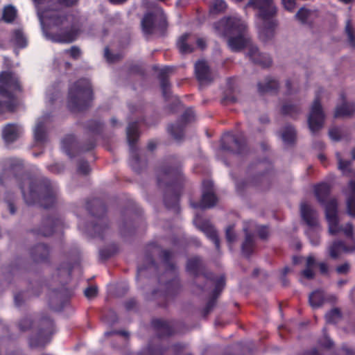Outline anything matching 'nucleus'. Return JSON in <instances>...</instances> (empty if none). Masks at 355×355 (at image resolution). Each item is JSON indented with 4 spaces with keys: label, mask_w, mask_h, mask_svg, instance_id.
Returning a JSON list of instances; mask_svg holds the SVG:
<instances>
[{
    "label": "nucleus",
    "mask_w": 355,
    "mask_h": 355,
    "mask_svg": "<svg viewBox=\"0 0 355 355\" xmlns=\"http://www.w3.org/2000/svg\"><path fill=\"white\" fill-rule=\"evenodd\" d=\"M5 175H12L25 202L28 205H38L45 209L53 207L58 197L57 189L46 178H35L26 173L21 160L10 159Z\"/></svg>",
    "instance_id": "nucleus-1"
},
{
    "label": "nucleus",
    "mask_w": 355,
    "mask_h": 355,
    "mask_svg": "<svg viewBox=\"0 0 355 355\" xmlns=\"http://www.w3.org/2000/svg\"><path fill=\"white\" fill-rule=\"evenodd\" d=\"M42 18L47 23L52 41L69 44L77 39L79 30L75 25L69 23L66 15L56 11L49 13L48 10H44L42 12Z\"/></svg>",
    "instance_id": "nucleus-2"
},
{
    "label": "nucleus",
    "mask_w": 355,
    "mask_h": 355,
    "mask_svg": "<svg viewBox=\"0 0 355 355\" xmlns=\"http://www.w3.org/2000/svg\"><path fill=\"white\" fill-rule=\"evenodd\" d=\"M186 270L193 276L194 279L202 275L206 279L214 282V289L202 311V316L205 318L216 304L217 299L225 286V276L222 275L218 278L214 279V274L207 270L202 257L199 256H193L187 259Z\"/></svg>",
    "instance_id": "nucleus-3"
},
{
    "label": "nucleus",
    "mask_w": 355,
    "mask_h": 355,
    "mask_svg": "<svg viewBox=\"0 0 355 355\" xmlns=\"http://www.w3.org/2000/svg\"><path fill=\"white\" fill-rule=\"evenodd\" d=\"M21 91L17 76L11 71L0 73V96L6 100H0V116L6 112H12L17 106L16 93Z\"/></svg>",
    "instance_id": "nucleus-4"
},
{
    "label": "nucleus",
    "mask_w": 355,
    "mask_h": 355,
    "mask_svg": "<svg viewBox=\"0 0 355 355\" xmlns=\"http://www.w3.org/2000/svg\"><path fill=\"white\" fill-rule=\"evenodd\" d=\"M93 90L90 81L80 78L69 88L67 106L73 112L87 110L93 101Z\"/></svg>",
    "instance_id": "nucleus-5"
},
{
    "label": "nucleus",
    "mask_w": 355,
    "mask_h": 355,
    "mask_svg": "<svg viewBox=\"0 0 355 355\" xmlns=\"http://www.w3.org/2000/svg\"><path fill=\"white\" fill-rule=\"evenodd\" d=\"M220 23L224 26L222 35L227 37V44L232 50L239 51L249 45L250 40L245 35L246 26L241 20L227 18Z\"/></svg>",
    "instance_id": "nucleus-6"
},
{
    "label": "nucleus",
    "mask_w": 355,
    "mask_h": 355,
    "mask_svg": "<svg viewBox=\"0 0 355 355\" xmlns=\"http://www.w3.org/2000/svg\"><path fill=\"white\" fill-rule=\"evenodd\" d=\"M86 209L95 218V221L92 225L94 236L103 239L109 230L108 220L105 216L107 207L104 201L100 198L87 200Z\"/></svg>",
    "instance_id": "nucleus-7"
},
{
    "label": "nucleus",
    "mask_w": 355,
    "mask_h": 355,
    "mask_svg": "<svg viewBox=\"0 0 355 355\" xmlns=\"http://www.w3.org/2000/svg\"><path fill=\"white\" fill-rule=\"evenodd\" d=\"M315 194L318 202L325 206V216L329 224V232L335 234L336 230L333 227H336L338 224V203L335 198L329 200L326 203V200L330 195V187L326 183L318 184L315 188Z\"/></svg>",
    "instance_id": "nucleus-8"
},
{
    "label": "nucleus",
    "mask_w": 355,
    "mask_h": 355,
    "mask_svg": "<svg viewBox=\"0 0 355 355\" xmlns=\"http://www.w3.org/2000/svg\"><path fill=\"white\" fill-rule=\"evenodd\" d=\"M55 332L53 320L46 313H42L37 322L35 331L29 338V345L32 348L44 347L51 340Z\"/></svg>",
    "instance_id": "nucleus-9"
},
{
    "label": "nucleus",
    "mask_w": 355,
    "mask_h": 355,
    "mask_svg": "<svg viewBox=\"0 0 355 355\" xmlns=\"http://www.w3.org/2000/svg\"><path fill=\"white\" fill-rule=\"evenodd\" d=\"M138 129V123L137 121L131 122L127 127L126 135L130 146L129 164L133 171L139 173L143 168L146 166V163L141 161L138 149L136 148V144L139 138Z\"/></svg>",
    "instance_id": "nucleus-10"
},
{
    "label": "nucleus",
    "mask_w": 355,
    "mask_h": 355,
    "mask_svg": "<svg viewBox=\"0 0 355 355\" xmlns=\"http://www.w3.org/2000/svg\"><path fill=\"white\" fill-rule=\"evenodd\" d=\"M183 179L181 165L178 162L171 161L163 163L159 168V184L164 187H175V184L182 186Z\"/></svg>",
    "instance_id": "nucleus-11"
},
{
    "label": "nucleus",
    "mask_w": 355,
    "mask_h": 355,
    "mask_svg": "<svg viewBox=\"0 0 355 355\" xmlns=\"http://www.w3.org/2000/svg\"><path fill=\"white\" fill-rule=\"evenodd\" d=\"M96 146V140L89 138L83 144H80L74 135H67L61 141V146L65 153L73 158L80 153L92 150Z\"/></svg>",
    "instance_id": "nucleus-12"
},
{
    "label": "nucleus",
    "mask_w": 355,
    "mask_h": 355,
    "mask_svg": "<svg viewBox=\"0 0 355 355\" xmlns=\"http://www.w3.org/2000/svg\"><path fill=\"white\" fill-rule=\"evenodd\" d=\"M325 117L320 98L316 97L310 106L307 116L308 127L313 134L318 132L323 128Z\"/></svg>",
    "instance_id": "nucleus-13"
},
{
    "label": "nucleus",
    "mask_w": 355,
    "mask_h": 355,
    "mask_svg": "<svg viewBox=\"0 0 355 355\" xmlns=\"http://www.w3.org/2000/svg\"><path fill=\"white\" fill-rule=\"evenodd\" d=\"M218 201V198L214 191V183L212 181L206 180L202 182V193L201 200L199 202L191 204L194 208H200L202 209L214 207Z\"/></svg>",
    "instance_id": "nucleus-14"
},
{
    "label": "nucleus",
    "mask_w": 355,
    "mask_h": 355,
    "mask_svg": "<svg viewBox=\"0 0 355 355\" xmlns=\"http://www.w3.org/2000/svg\"><path fill=\"white\" fill-rule=\"evenodd\" d=\"M72 270L73 266L70 263H64L57 268L56 275L53 276V279L65 280L64 283H62L60 288L52 291V294L57 299H60L62 295H68L69 293L66 284L71 279Z\"/></svg>",
    "instance_id": "nucleus-15"
},
{
    "label": "nucleus",
    "mask_w": 355,
    "mask_h": 355,
    "mask_svg": "<svg viewBox=\"0 0 355 355\" xmlns=\"http://www.w3.org/2000/svg\"><path fill=\"white\" fill-rule=\"evenodd\" d=\"M182 187L179 184H175V187H164V205L168 209L173 210L177 215L180 212L179 200Z\"/></svg>",
    "instance_id": "nucleus-16"
},
{
    "label": "nucleus",
    "mask_w": 355,
    "mask_h": 355,
    "mask_svg": "<svg viewBox=\"0 0 355 355\" xmlns=\"http://www.w3.org/2000/svg\"><path fill=\"white\" fill-rule=\"evenodd\" d=\"M194 119V112L191 107H189L181 115L180 123L177 125L171 124L168 127V131L175 139L181 140L184 137V130L186 125L189 123L193 121Z\"/></svg>",
    "instance_id": "nucleus-17"
},
{
    "label": "nucleus",
    "mask_w": 355,
    "mask_h": 355,
    "mask_svg": "<svg viewBox=\"0 0 355 355\" xmlns=\"http://www.w3.org/2000/svg\"><path fill=\"white\" fill-rule=\"evenodd\" d=\"M63 222L61 218L55 216H48L43 219L42 225L39 229L32 230L35 235H40L44 237L51 236L58 229H62Z\"/></svg>",
    "instance_id": "nucleus-18"
},
{
    "label": "nucleus",
    "mask_w": 355,
    "mask_h": 355,
    "mask_svg": "<svg viewBox=\"0 0 355 355\" xmlns=\"http://www.w3.org/2000/svg\"><path fill=\"white\" fill-rule=\"evenodd\" d=\"M259 10L258 17L261 19H270L275 17L277 13V8L274 3V0H257L253 5H246Z\"/></svg>",
    "instance_id": "nucleus-19"
},
{
    "label": "nucleus",
    "mask_w": 355,
    "mask_h": 355,
    "mask_svg": "<svg viewBox=\"0 0 355 355\" xmlns=\"http://www.w3.org/2000/svg\"><path fill=\"white\" fill-rule=\"evenodd\" d=\"M245 148V140L242 138H238L235 135H228L226 139H223L221 141V148L233 153H243Z\"/></svg>",
    "instance_id": "nucleus-20"
},
{
    "label": "nucleus",
    "mask_w": 355,
    "mask_h": 355,
    "mask_svg": "<svg viewBox=\"0 0 355 355\" xmlns=\"http://www.w3.org/2000/svg\"><path fill=\"white\" fill-rule=\"evenodd\" d=\"M50 247L43 243H37L29 250V254L31 259L33 262L40 263H48L50 261Z\"/></svg>",
    "instance_id": "nucleus-21"
},
{
    "label": "nucleus",
    "mask_w": 355,
    "mask_h": 355,
    "mask_svg": "<svg viewBox=\"0 0 355 355\" xmlns=\"http://www.w3.org/2000/svg\"><path fill=\"white\" fill-rule=\"evenodd\" d=\"M174 71L172 67H165L159 73V86L162 89V96L166 101L169 100L171 96V83L169 75Z\"/></svg>",
    "instance_id": "nucleus-22"
},
{
    "label": "nucleus",
    "mask_w": 355,
    "mask_h": 355,
    "mask_svg": "<svg viewBox=\"0 0 355 355\" xmlns=\"http://www.w3.org/2000/svg\"><path fill=\"white\" fill-rule=\"evenodd\" d=\"M195 72L200 85L209 84L214 80L210 67L205 60L198 61L196 63Z\"/></svg>",
    "instance_id": "nucleus-23"
},
{
    "label": "nucleus",
    "mask_w": 355,
    "mask_h": 355,
    "mask_svg": "<svg viewBox=\"0 0 355 355\" xmlns=\"http://www.w3.org/2000/svg\"><path fill=\"white\" fill-rule=\"evenodd\" d=\"M300 214L302 219L309 227L318 225L316 211L306 202L300 205Z\"/></svg>",
    "instance_id": "nucleus-24"
},
{
    "label": "nucleus",
    "mask_w": 355,
    "mask_h": 355,
    "mask_svg": "<svg viewBox=\"0 0 355 355\" xmlns=\"http://www.w3.org/2000/svg\"><path fill=\"white\" fill-rule=\"evenodd\" d=\"M248 55L254 64H259L263 68H268L271 66V60L269 58L263 55L259 51V49L257 46H250Z\"/></svg>",
    "instance_id": "nucleus-25"
},
{
    "label": "nucleus",
    "mask_w": 355,
    "mask_h": 355,
    "mask_svg": "<svg viewBox=\"0 0 355 355\" xmlns=\"http://www.w3.org/2000/svg\"><path fill=\"white\" fill-rule=\"evenodd\" d=\"M21 133V128L13 123L7 124L3 129L2 137L6 143H12L16 141Z\"/></svg>",
    "instance_id": "nucleus-26"
},
{
    "label": "nucleus",
    "mask_w": 355,
    "mask_h": 355,
    "mask_svg": "<svg viewBox=\"0 0 355 355\" xmlns=\"http://www.w3.org/2000/svg\"><path fill=\"white\" fill-rule=\"evenodd\" d=\"M250 173L253 175L252 183L257 184L259 181L264 177L267 173V166L264 162H259L252 164L249 167Z\"/></svg>",
    "instance_id": "nucleus-27"
},
{
    "label": "nucleus",
    "mask_w": 355,
    "mask_h": 355,
    "mask_svg": "<svg viewBox=\"0 0 355 355\" xmlns=\"http://www.w3.org/2000/svg\"><path fill=\"white\" fill-rule=\"evenodd\" d=\"M262 20L263 22L260 31V36L263 41L266 42L273 37L277 22L276 20L273 19V18Z\"/></svg>",
    "instance_id": "nucleus-28"
},
{
    "label": "nucleus",
    "mask_w": 355,
    "mask_h": 355,
    "mask_svg": "<svg viewBox=\"0 0 355 355\" xmlns=\"http://www.w3.org/2000/svg\"><path fill=\"white\" fill-rule=\"evenodd\" d=\"M279 135L283 141L289 146H294L297 140V132L295 128L288 124L285 125L279 132Z\"/></svg>",
    "instance_id": "nucleus-29"
},
{
    "label": "nucleus",
    "mask_w": 355,
    "mask_h": 355,
    "mask_svg": "<svg viewBox=\"0 0 355 355\" xmlns=\"http://www.w3.org/2000/svg\"><path fill=\"white\" fill-rule=\"evenodd\" d=\"M168 27L167 17L164 10L157 7V35L164 36Z\"/></svg>",
    "instance_id": "nucleus-30"
},
{
    "label": "nucleus",
    "mask_w": 355,
    "mask_h": 355,
    "mask_svg": "<svg viewBox=\"0 0 355 355\" xmlns=\"http://www.w3.org/2000/svg\"><path fill=\"white\" fill-rule=\"evenodd\" d=\"M141 28L145 35L152 34L155 29V13L146 12L141 20Z\"/></svg>",
    "instance_id": "nucleus-31"
},
{
    "label": "nucleus",
    "mask_w": 355,
    "mask_h": 355,
    "mask_svg": "<svg viewBox=\"0 0 355 355\" xmlns=\"http://www.w3.org/2000/svg\"><path fill=\"white\" fill-rule=\"evenodd\" d=\"M174 334V330L168 322L157 319V338H168Z\"/></svg>",
    "instance_id": "nucleus-32"
},
{
    "label": "nucleus",
    "mask_w": 355,
    "mask_h": 355,
    "mask_svg": "<svg viewBox=\"0 0 355 355\" xmlns=\"http://www.w3.org/2000/svg\"><path fill=\"white\" fill-rule=\"evenodd\" d=\"M159 257L166 269L175 273L177 266L173 261L174 254L168 250H163L161 251Z\"/></svg>",
    "instance_id": "nucleus-33"
},
{
    "label": "nucleus",
    "mask_w": 355,
    "mask_h": 355,
    "mask_svg": "<svg viewBox=\"0 0 355 355\" xmlns=\"http://www.w3.org/2000/svg\"><path fill=\"white\" fill-rule=\"evenodd\" d=\"M33 135L34 140L38 144H44L47 141L46 125L43 121L37 123Z\"/></svg>",
    "instance_id": "nucleus-34"
},
{
    "label": "nucleus",
    "mask_w": 355,
    "mask_h": 355,
    "mask_svg": "<svg viewBox=\"0 0 355 355\" xmlns=\"http://www.w3.org/2000/svg\"><path fill=\"white\" fill-rule=\"evenodd\" d=\"M302 111L300 106L297 104L293 103L289 101L283 103L281 109L280 114L283 116H290L294 117L299 114Z\"/></svg>",
    "instance_id": "nucleus-35"
},
{
    "label": "nucleus",
    "mask_w": 355,
    "mask_h": 355,
    "mask_svg": "<svg viewBox=\"0 0 355 355\" xmlns=\"http://www.w3.org/2000/svg\"><path fill=\"white\" fill-rule=\"evenodd\" d=\"M10 41L20 49L26 47L28 44L26 37L21 28H17L12 31Z\"/></svg>",
    "instance_id": "nucleus-36"
},
{
    "label": "nucleus",
    "mask_w": 355,
    "mask_h": 355,
    "mask_svg": "<svg viewBox=\"0 0 355 355\" xmlns=\"http://www.w3.org/2000/svg\"><path fill=\"white\" fill-rule=\"evenodd\" d=\"M244 231L245 232V236L241 246V250L243 255L245 257L249 258L253 253L254 242L253 239V235L250 234L247 229H245Z\"/></svg>",
    "instance_id": "nucleus-37"
},
{
    "label": "nucleus",
    "mask_w": 355,
    "mask_h": 355,
    "mask_svg": "<svg viewBox=\"0 0 355 355\" xmlns=\"http://www.w3.org/2000/svg\"><path fill=\"white\" fill-rule=\"evenodd\" d=\"M17 15V10L14 6L6 5L3 8L2 20L7 24H12L15 21Z\"/></svg>",
    "instance_id": "nucleus-38"
},
{
    "label": "nucleus",
    "mask_w": 355,
    "mask_h": 355,
    "mask_svg": "<svg viewBox=\"0 0 355 355\" xmlns=\"http://www.w3.org/2000/svg\"><path fill=\"white\" fill-rule=\"evenodd\" d=\"M355 107L353 104L343 103L340 106L336 107L334 114V118L350 116L353 115Z\"/></svg>",
    "instance_id": "nucleus-39"
},
{
    "label": "nucleus",
    "mask_w": 355,
    "mask_h": 355,
    "mask_svg": "<svg viewBox=\"0 0 355 355\" xmlns=\"http://www.w3.org/2000/svg\"><path fill=\"white\" fill-rule=\"evenodd\" d=\"M349 186L350 195L347 200V210L349 215L355 216V180H351Z\"/></svg>",
    "instance_id": "nucleus-40"
},
{
    "label": "nucleus",
    "mask_w": 355,
    "mask_h": 355,
    "mask_svg": "<svg viewBox=\"0 0 355 355\" xmlns=\"http://www.w3.org/2000/svg\"><path fill=\"white\" fill-rule=\"evenodd\" d=\"M196 227L203 232L210 239L214 237L217 234L216 230L209 220H202L196 223Z\"/></svg>",
    "instance_id": "nucleus-41"
},
{
    "label": "nucleus",
    "mask_w": 355,
    "mask_h": 355,
    "mask_svg": "<svg viewBox=\"0 0 355 355\" xmlns=\"http://www.w3.org/2000/svg\"><path fill=\"white\" fill-rule=\"evenodd\" d=\"M104 124L101 121L91 119L87 121L85 124V129L94 135H101L103 130Z\"/></svg>",
    "instance_id": "nucleus-42"
},
{
    "label": "nucleus",
    "mask_w": 355,
    "mask_h": 355,
    "mask_svg": "<svg viewBox=\"0 0 355 355\" xmlns=\"http://www.w3.org/2000/svg\"><path fill=\"white\" fill-rule=\"evenodd\" d=\"M37 5L38 12L42 18V12L48 10L49 13L53 12L55 0H33Z\"/></svg>",
    "instance_id": "nucleus-43"
},
{
    "label": "nucleus",
    "mask_w": 355,
    "mask_h": 355,
    "mask_svg": "<svg viewBox=\"0 0 355 355\" xmlns=\"http://www.w3.org/2000/svg\"><path fill=\"white\" fill-rule=\"evenodd\" d=\"M309 302L313 308L321 306L324 303V295L322 291H315L309 295Z\"/></svg>",
    "instance_id": "nucleus-44"
},
{
    "label": "nucleus",
    "mask_w": 355,
    "mask_h": 355,
    "mask_svg": "<svg viewBox=\"0 0 355 355\" xmlns=\"http://www.w3.org/2000/svg\"><path fill=\"white\" fill-rule=\"evenodd\" d=\"M146 260L148 262V266H139L137 268V278L138 280H141L143 277L145 275L146 272L148 270V268H151L154 265H155V259L153 257V255L149 254L148 252L146 254Z\"/></svg>",
    "instance_id": "nucleus-45"
},
{
    "label": "nucleus",
    "mask_w": 355,
    "mask_h": 355,
    "mask_svg": "<svg viewBox=\"0 0 355 355\" xmlns=\"http://www.w3.org/2000/svg\"><path fill=\"white\" fill-rule=\"evenodd\" d=\"M279 83L275 80H270L265 84L259 83L258 89L261 94H265L270 92H277L279 89Z\"/></svg>",
    "instance_id": "nucleus-46"
},
{
    "label": "nucleus",
    "mask_w": 355,
    "mask_h": 355,
    "mask_svg": "<svg viewBox=\"0 0 355 355\" xmlns=\"http://www.w3.org/2000/svg\"><path fill=\"white\" fill-rule=\"evenodd\" d=\"M233 80H234L232 78L228 79V88L224 92V96L222 99V101L225 103H236L237 101L236 98L233 95L234 90Z\"/></svg>",
    "instance_id": "nucleus-47"
},
{
    "label": "nucleus",
    "mask_w": 355,
    "mask_h": 355,
    "mask_svg": "<svg viewBox=\"0 0 355 355\" xmlns=\"http://www.w3.org/2000/svg\"><path fill=\"white\" fill-rule=\"evenodd\" d=\"M118 252V247L115 244H112L107 248L101 249L99 251L100 259L106 261Z\"/></svg>",
    "instance_id": "nucleus-48"
},
{
    "label": "nucleus",
    "mask_w": 355,
    "mask_h": 355,
    "mask_svg": "<svg viewBox=\"0 0 355 355\" xmlns=\"http://www.w3.org/2000/svg\"><path fill=\"white\" fill-rule=\"evenodd\" d=\"M34 322L29 316L21 318L18 322V327L21 331H26L33 327Z\"/></svg>",
    "instance_id": "nucleus-49"
},
{
    "label": "nucleus",
    "mask_w": 355,
    "mask_h": 355,
    "mask_svg": "<svg viewBox=\"0 0 355 355\" xmlns=\"http://www.w3.org/2000/svg\"><path fill=\"white\" fill-rule=\"evenodd\" d=\"M180 288V280L178 277H175L171 281L166 284V292L169 295L175 294Z\"/></svg>",
    "instance_id": "nucleus-50"
},
{
    "label": "nucleus",
    "mask_w": 355,
    "mask_h": 355,
    "mask_svg": "<svg viewBox=\"0 0 355 355\" xmlns=\"http://www.w3.org/2000/svg\"><path fill=\"white\" fill-rule=\"evenodd\" d=\"M226 3L223 0H215L213 5L210 7L209 12L211 14L217 15L223 12L226 9Z\"/></svg>",
    "instance_id": "nucleus-51"
},
{
    "label": "nucleus",
    "mask_w": 355,
    "mask_h": 355,
    "mask_svg": "<svg viewBox=\"0 0 355 355\" xmlns=\"http://www.w3.org/2000/svg\"><path fill=\"white\" fill-rule=\"evenodd\" d=\"M104 57L109 63H114L123 58L121 53H111L108 46H106L104 49Z\"/></svg>",
    "instance_id": "nucleus-52"
},
{
    "label": "nucleus",
    "mask_w": 355,
    "mask_h": 355,
    "mask_svg": "<svg viewBox=\"0 0 355 355\" xmlns=\"http://www.w3.org/2000/svg\"><path fill=\"white\" fill-rule=\"evenodd\" d=\"M189 35L184 34L179 40L180 50L182 53H191L193 51V48L186 43Z\"/></svg>",
    "instance_id": "nucleus-53"
},
{
    "label": "nucleus",
    "mask_w": 355,
    "mask_h": 355,
    "mask_svg": "<svg viewBox=\"0 0 355 355\" xmlns=\"http://www.w3.org/2000/svg\"><path fill=\"white\" fill-rule=\"evenodd\" d=\"M351 165V161L343 160L340 157H338V168L343 171V174L349 175L352 173Z\"/></svg>",
    "instance_id": "nucleus-54"
},
{
    "label": "nucleus",
    "mask_w": 355,
    "mask_h": 355,
    "mask_svg": "<svg viewBox=\"0 0 355 355\" xmlns=\"http://www.w3.org/2000/svg\"><path fill=\"white\" fill-rule=\"evenodd\" d=\"M345 33L348 36V41L352 46H355V34L354 29L352 25V21L349 19L345 26Z\"/></svg>",
    "instance_id": "nucleus-55"
},
{
    "label": "nucleus",
    "mask_w": 355,
    "mask_h": 355,
    "mask_svg": "<svg viewBox=\"0 0 355 355\" xmlns=\"http://www.w3.org/2000/svg\"><path fill=\"white\" fill-rule=\"evenodd\" d=\"M5 202L8 205V208L11 214H15L16 212V207L15 205V196L14 193L7 192L5 196Z\"/></svg>",
    "instance_id": "nucleus-56"
},
{
    "label": "nucleus",
    "mask_w": 355,
    "mask_h": 355,
    "mask_svg": "<svg viewBox=\"0 0 355 355\" xmlns=\"http://www.w3.org/2000/svg\"><path fill=\"white\" fill-rule=\"evenodd\" d=\"M343 245L342 241H335L329 247V255L332 259H336L339 257L338 251L340 249V245Z\"/></svg>",
    "instance_id": "nucleus-57"
},
{
    "label": "nucleus",
    "mask_w": 355,
    "mask_h": 355,
    "mask_svg": "<svg viewBox=\"0 0 355 355\" xmlns=\"http://www.w3.org/2000/svg\"><path fill=\"white\" fill-rule=\"evenodd\" d=\"M311 15V10L305 8H301L295 15V17L302 23L306 22L308 18Z\"/></svg>",
    "instance_id": "nucleus-58"
},
{
    "label": "nucleus",
    "mask_w": 355,
    "mask_h": 355,
    "mask_svg": "<svg viewBox=\"0 0 355 355\" xmlns=\"http://www.w3.org/2000/svg\"><path fill=\"white\" fill-rule=\"evenodd\" d=\"M79 0H55L53 12H60L59 8L62 6L67 7L73 6L78 3Z\"/></svg>",
    "instance_id": "nucleus-59"
},
{
    "label": "nucleus",
    "mask_w": 355,
    "mask_h": 355,
    "mask_svg": "<svg viewBox=\"0 0 355 355\" xmlns=\"http://www.w3.org/2000/svg\"><path fill=\"white\" fill-rule=\"evenodd\" d=\"M342 318V313L338 308L331 309L327 315L326 318L329 322H334L336 319Z\"/></svg>",
    "instance_id": "nucleus-60"
},
{
    "label": "nucleus",
    "mask_w": 355,
    "mask_h": 355,
    "mask_svg": "<svg viewBox=\"0 0 355 355\" xmlns=\"http://www.w3.org/2000/svg\"><path fill=\"white\" fill-rule=\"evenodd\" d=\"M64 52L73 60L79 59L82 54L80 49L77 46H72L70 49H66Z\"/></svg>",
    "instance_id": "nucleus-61"
},
{
    "label": "nucleus",
    "mask_w": 355,
    "mask_h": 355,
    "mask_svg": "<svg viewBox=\"0 0 355 355\" xmlns=\"http://www.w3.org/2000/svg\"><path fill=\"white\" fill-rule=\"evenodd\" d=\"M77 171L80 174L87 175L89 173L91 168L87 161L82 160L78 163Z\"/></svg>",
    "instance_id": "nucleus-62"
},
{
    "label": "nucleus",
    "mask_w": 355,
    "mask_h": 355,
    "mask_svg": "<svg viewBox=\"0 0 355 355\" xmlns=\"http://www.w3.org/2000/svg\"><path fill=\"white\" fill-rule=\"evenodd\" d=\"M234 226L230 225L225 231V237L229 243H232L236 240V234L233 231Z\"/></svg>",
    "instance_id": "nucleus-63"
},
{
    "label": "nucleus",
    "mask_w": 355,
    "mask_h": 355,
    "mask_svg": "<svg viewBox=\"0 0 355 355\" xmlns=\"http://www.w3.org/2000/svg\"><path fill=\"white\" fill-rule=\"evenodd\" d=\"M132 226V221H125L123 225L121 227V232L123 234H125L126 232L128 233L135 232V228Z\"/></svg>",
    "instance_id": "nucleus-64"
}]
</instances>
